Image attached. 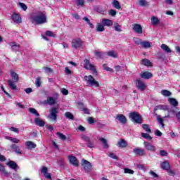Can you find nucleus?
Here are the masks:
<instances>
[{"label": "nucleus", "instance_id": "obj_40", "mask_svg": "<svg viewBox=\"0 0 180 180\" xmlns=\"http://www.w3.org/2000/svg\"><path fill=\"white\" fill-rule=\"evenodd\" d=\"M160 94L163 95V96H171L172 95V93L168 90L163 89L160 91Z\"/></svg>", "mask_w": 180, "mask_h": 180}, {"label": "nucleus", "instance_id": "obj_27", "mask_svg": "<svg viewBox=\"0 0 180 180\" xmlns=\"http://www.w3.org/2000/svg\"><path fill=\"white\" fill-rule=\"evenodd\" d=\"M96 32H105V26L101 23H97L96 27Z\"/></svg>", "mask_w": 180, "mask_h": 180}, {"label": "nucleus", "instance_id": "obj_41", "mask_svg": "<svg viewBox=\"0 0 180 180\" xmlns=\"http://www.w3.org/2000/svg\"><path fill=\"white\" fill-rule=\"evenodd\" d=\"M0 172L4 175H9V172L5 169V166H4L2 164H0Z\"/></svg>", "mask_w": 180, "mask_h": 180}, {"label": "nucleus", "instance_id": "obj_24", "mask_svg": "<svg viewBox=\"0 0 180 180\" xmlns=\"http://www.w3.org/2000/svg\"><path fill=\"white\" fill-rule=\"evenodd\" d=\"M8 82V85L9 86V88H11V89H12L13 91H15L17 89L18 86H16L15 85V82L12 81V79H8L7 81Z\"/></svg>", "mask_w": 180, "mask_h": 180}, {"label": "nucleus", "instance_id": "obj_25", "mask_svg": "<svg viewBox=\"0 0 180 180\" xmlns=\"http://www.w3.org/2000/svg\"><path fill=\"white\" fill-rule=\"evenodd\" d=\"M141 64L143 65H146V67H153V63L147 58L142 59Z\"/></svg>", "mask_w": 180, "mask_h": 180}, {"label": "nucleus", "instance_id": "obj_28", "mask_svg": "<svg viewBox=\"0 0 180 180\" xmlns=\"http://www.w3.org/2000/svg\"><path fill=\"white\" fill-rule=\"evenodd\" d=\"M168 102L169 103H170V105L174 106V108H176V106H178V101H176V99L174 98H169Z\"/></svg>", "mask_w": 180, "mask_h": 180}, {"label": "nucleus", "instance_id": "obj_50", "mask_svg": "<svg viewBox=\"0 0 180 180\" xmlns=\"http://www.w3.org/2000/svg\"><path fill=\"white\" fill-rule=\"evenodd\" d=\"M124 174H129L130 175H133L134 174V170H131V169L124 168Z\"/></svg>", "mask_w": 180, "mask_h": 180}, {"label": "nucleus", "instance_id": "obj_22", "mask_svg": "<svg viewBox=\"0 0 180 180\" xmlns=\"http://www.w3.org/2000/svg\"><path fill=\"white\" fill-rule=\"evenodd\" d=\"M153 73L150 72H144L143 73H141V77L143 78L144 79H150V78H152Z\"/></svg>", "mask_w": 180, "mask_h": 180}, {"label": "nucleus", "instance_id": "obj_36", "mask_svg": "<svg viewBox=\"0 0 180 180\" xmlns=\"http://www.w3.org/2000/svg\"><path fill=\"white\" fill-rule=\"evenodd\" d=\"M100 141L103 143L104 148H109V145L108 144V141L105 138L98 139Z\"/></svg>", "mask_w": 180, "mask_h": 180}, {"label": "nucleus", "instance_id": "obj_29", "mask_svg": "<svg viewBox=\"0 0 180 180\" xmlns=\"http://www.w3.org/2000/svg\"><path fill=\"white\" fill-rule=\"evenodd\" d=\"M11 49L13 51H18L20 49V44L16 42H11Z\"/></svg>", "mask_w": 180, "mask_h": 180}, {"label": "nucleus", "instance_id": "obj_16", "mask_svg": "<svg viewBox=\"0 0 180 180\" xmlns=\"http://www.w3.org/2000/svg\"><path fill=\"white\" fill-rule=\"evenodd\" d=\"M6 165L9 167V168H11V169H14V171H16L17 169H19V165H18L17 163H15L13 160H10L6 163Z\"/></svg>", "mask_w": 180, "mask_h": 180}, {"label": "nucleus", "instance_id": "obj_45", "mask_svg": "<svg viewBox=\"0 0 180 180\" xmlns=\"http://www.w3.org/2000/svg\"><path fill=\"white\" fill-rule=\"evenodd\" d=\"M29 112L37 117L40 116V114L37 112V110L35 108H29Z\"/></svg>", "mask_w": 180, "mask_h": 180}, {"label": "nucleus", "instance_id": "obj_13", "mask_svg": "<svg viewBox=\"0 0 180 180\" xmlns=\"http://www.w3.org/2000/svg\"><path fill=\"white\" fill-rule=\"evenodd\" d=\"M69 162L74 167H79V162L78 161V159L75 156L70 155L68 156Z\"/></svg>", "mask_w": 180, "mask_h": 180}, {"label": "nucleus", "instance_id": "obj_52", "mask_svg": "<svg viewBox=\"0 0 180 180\" xmlns=\"http://www.w3.org/2000/svg\"><path fill=\"white\" fill-rule=\"evenodd\" d=\"M134 43L135 44H136L137 46H141L142 43H143V41H141V39L139 38H135L134 39Z\"/></svg>", "mask_w": 180, "mask_h": 180}, {"label": "nucleus", "instance_id": "obj_14", "mask_svg": "<svg viewBox=\"0 0 180 180\" xmlns=\"http://www.w3.org/2000/svg\"><path fill=\"white\" fill-rule=\"evenodd\" d=\"M116 119L121 123V124H126V123H127V118L123 114L117 115Z\"/></svg>", "mask_w": 180, "mask_h": 180}, {"label": "nucleus", "instance_id": "obj_58", "mask_svg": "<svg viewBox=\"0 0 180 180\" xmlns=\"http://www.w3.org/2000/svg\"><path fill=\"white\" fill-rule=\"evenodd\" d=\"M103 67H104V70H105V71H109L110 72H113V69L106 66V64H103Z\"/></svg>", "mask_w": 180, "mask_h": 180}, {"label": "nucleus", "instance_id": "obj_23", "mask_svg": "<svg viewBox=\"0 0 180 180\" xmlns=\"http://www.w3.org/2000/svg\"><path fill=\"white\" fill-rule=\"evenodd\" d=\"M11 75L14 82H18V81H19V75H18L15 71L11 70Z\"/></svg>", "mask_w": 180, "mask_h": 180}, {"label": "nucleus", "instance_id": "obj_38", "mask_svg": "<svg viewBox=\"0 0 180 180\" xmlns=\"http://www.w3.org/2000/svg\"><path fill=\"white\" fill-rule=\"evenodd\" d=\"M161 49L162 50H164V51H165L166 53H171L172 51H171V49H169V46H167L166 44H162L161 45Z\"/></svg>", "mask_w": 180, "mask_h": 180}, {"label": "nucleus", "instance_id": "obj_34", "mask_svg": "<svg viewBox=\"0 0 180 180\" xmlns=\"http://www.w3.org/2000/svg\"><path fill=\"white\" fill-rule=\"evenodd\" d=\"M151 23L153 25V26H157V24L160 23V19L155 16H153L151 18Z\"/></svg>", "mask_w": 180, "mask_h": 180}, {"label": "nucleus", "instance_id": "obj_51", "mask_svg": "<svg viewBox=\"0 0 180 180\" xmlns=\"http://www.w3.org/2000/svg\"><path fill=\"white\" fill-rule=\"evenodd\" d=\"M141 136L143 139H148V140H151L153 139V137H151V136H150V134H148L147 133H141Z\"/></svg>", "mask_w": 180, "mask_h": 180}, {"label": "nucleus", "instance_id": "obj_54", "mask_svg": "<svg viewBox=\"0 0 180 180\" xmlns=\"http://www.w3.org/2000/svg\"><path fill=\"white\" fill-rule=\"evenodd\" d=\"M45 34L46 36H49V37H56V35L53 33V32L48 30L45 32Z\"/></svg>", "mask_w": 180, "mask_h": 180}, {"label": "nucleus", "instance_id": "obj_39", "mask_svg": "<svg viewBox=\"0 0 180 180\" xmlns=\"http://www.w3.org/2000/svg\"><path fill=\"white\" fill-rule=\"evenodd\" d=\"M95 56L98 58H103L105 57V56H106V53L105 52L96 51Z\"/></svg>", "mask_w": 180, "mask_h": 180}, {"label": "nucleus", "instance_id": "obj_3", "mask_svg": "<svg viewBox=\"0 0 180 180\" xmlns=\"http://www.w3.org/2000/svg\"><path fill=\"white\" fill-rule=\"evenodd\" d=\"M129 117L136 124H141L143 123V117L138 112H129Z\"/></svg>", "mask_w": 180, "mask_h": 180}, {"label": "nucleus", "instance_id": "obj_9", "mask_svg": "<svg viewBox=\"0 0 180 180\" xmlns=\"http://www.w3.org/2000/svg\"><path fill=\"white\" fill-rule=\"evenodd\" d=\"M82 44H84V42L80 38L72 39V47H73V49H79Z\"/></svg>", "mask_w": 180, "mask_h": 180}, {"label": "nucleus", "instance_id": "obj_8", "mask_svg": "<svg viewBox=\"0 0 180 180\" xmlns=\"http://www.w3.org/2000/svg\"><path fill=\"white\" fill-rule=\"evenodd\" d=\"M82 166L86 172H90L91 169H92V165L89 162V161L85 159H82Z\"/></svg>", "mask_w": 180, "mask_h": 180}, {"label": "nucleus", "instance_id": "obj_20", "mask_svg": "<svg viewBox=\"0 0 180 180\" xmlns=\"http://www.w3.org/2000/svg\"><path fill=\"white\" fill-rule=\"evenodd\" d=\"M101 23L103 26H113V21L112 20L108 19V18H103L101 20Z\"/></svg>", "mask_w": 180, "mask_h": 180}, {"label": "nucleus", "instance_id": "obj_59", "mask_svg": "<svg viewBox=\"0 0 180 180\" xmlns=\"http://www.w3.org/2000/svg\"><path fill=\"white\" fill-rule=\"evenodd\" d=\"M167 171V173L169 174V176H175V172L174 170L169 169Z\"/></svg>", "mask_w": 180, "mask_h": 180}, {"label": "nucleus", "instance_id": "obj_64", "mask_svg": "<svg viewBox=\"0 0 180 180\" xmlns=\"http://www.w3.org/2000/svg\"><path fill=\"white\" fill-rule=\"evenodd\" d=\"M158 120L160 123V124H161L162 127H164L165 126V124H164V120L161 117L158 118Z\"/></svg>", "mask_w": 180, "mask_h": 180}, {"label": "nucleus", "instance_id": "obj_46", "mask_svg": "<svg viewBox=\"0 0 180 180\" xmlns=\"http://www.w3.org/2000/svg\"><path fill=\"white\" fill-rule=\"evenodd\" d=\"M56 134L60 140H63V141L67 140V136H65V135H64L63 133L57 132Z\"/></svg>", "mask_w": 180, "mask_h": 180}, {"label": "nucleus", "instance_id": "obj_17", "mask_svg": "<svg viewBox=\"0 0 180 180\" xmlns=\"http://www.w3.org/2000/svg\"><path fill=\"white\" fill-rule=\"evenodd\" d=\"M160 167L164 171L171 169V165H169V162H168V160H165L164 162H161Z\"/></svg>", "mask_w": 180, "mask_h": 180}, {"label": "nucleus", "instance_id": "obj_26", "mask_svg": "<svg viewBox=\"0 0 180 180\" xmlns=\"http://www.w3.org/2000/svg\"><path fill=\"white\" fill-rule=\"evenodd\" d=\"M11 148L12 150H14V151L16 153V154H22V151L20 150V148H19V146L16 144H12L11 146Z\"/></svg>", "mask_w": 180, "mask_h": 180}, {"label": "nucleus", "instance_id": "obj_61", "mask_svg": "<svg viewBox=\"0 0 180 180\" xmlns=\"http://www.w3.org/2000/svg\"><path fill=\"white\" fill-rule=\"evenodd\" d=\"M87 122L89 124H94V123H95V119H94L92 117H90L88 118Z\"/></svg>", "mask_w": 180, "mask_h": 180}, {"label": "nucleus", "instance_id": "obj_55", "mask_svg": "<svg viewBox=\"0 0 180 180\" xmlns=\"http://www.w3.org/2000/svg\"><path fill=\"white\" fill-rule=\"evenodd\" d=\"M43 69L45 70V72H49L50 74H53V69L49 67H44Z\"/></svg>", "mask_w": 180, "mask_h": 180}, {"label": "nucleus", "instance_id": "obj_12", "mask_svg": "<svg viewBox=\"0 0 180 180\" xmlns=\"http://www.w3.org/2000/svg\"><path fill=\"white\" fill-rule=\"evenodd\" d=\"M41 174H43L46 179H51V174L49 173V168L44 166L41 168Z\"/></svg>", "mask_w": 180, "mask_h": 180}, {"label": "nucleus", "instance_id": "obj_42", "mask_svg": "<svg viewBox=\"0 0 180 180\" xmlns=\"http://www.w3.org/2000/svg\"><path fill=\"white\" fill-rule=\"evenodd\" d=\"M114 30H115V32H122V25L117 22L115 23L114 24Z\"/></svg>", "mask_w": 180, "mask_h": 180}, {"label": "nucleus", "instance_id": "obj_62", "mask_svg": "<svg viewBox=\"0 0 180 180\" xmlns=\"http://www.w3.org/2000/svg\"><path fill=\"white\" fill-rule=\"evenodd\" d=\"M116 13H117V12L114 9L109 11V15H110V16H116Z\"/></svg>", "mask_w": 180, "mask_h": 180}, {"label": "nucleus", "instance_id": "obj_7", "mask_svg": "<svg viewBox=\"0 0 180 180\" xmlns=\"http://www.w3.org/2000/svg\"><path fill=\"white\" fill-rule=\"evenodd\" d=\"M136 86L139 91H146V88H147V86L146 85V83L142 81L141 79L139 78L136 80Z\"/></svg>", "mask_w": 180, "mask_h": 180}, {"label": "nucleus", "instance_id": "obj_56", "mask_svg": "<svg viewBox=\"0 0 180 180\" xmlns=\"http://www.w3.org/2000/svg\"><path fill=\"white\" fill-rule=\"evenodd\" d=\"M19 6H20V8H22V9H23V11H27V6H26V4H25L24 3H19Z\"/></svg>", "mask_w": 180, "mask_h": 180}, {"label": "nucleus", "instance_id": "obj_19", "mask_svg": "<svg viewBox=\"0 0 180 180\" xmlns=\"http://www.w3.org/2000/svg\"><path fill=\"white\" fill-rule=\"evenodd\" d=\"M134 153L136 154V155H140L141 157H144V155H146V152L144 151V149H141L140 148H134Z\"/></svg>", "mask_w": 180, "mask_h": 180}, {"label": "nucleus", "instance_id": "obj_10", "mask_svg": "<svg viewBox=\"0 0 180 180\" xmlns=\"http://www.w3.org/2000/svg\"><path fill=\"white\" fill-rule=\"evenodd\" d=\"M143 145L146 150H147L148 151H151L152 153H155V151L157 150L155 148V146L151 144V143L150 142L144 141Z\"/></svg>", "mask_w": 180, "mask_h": 180}, {"label": "nucleus", "instance_id": "obj_53", "mask_svg": "<svg viewBox=\"0 0 180 180\" xmlns=\"http://www.w3.org/2000/svg\"><path fill=\"white\" fill-rule=\"evenodd\" d=\"M160 155H161V157H168V152L165 150H160Z\"/></svg>", "mask_w": 180, "mask_h": 180}, {"label": "nucleus", "instance_id": "obj_49", "mask_svg": "<svg viewBox=\"0 0 180 180\" xmlns=\"http://www.w3.org/2000/svg\"><path fill=\"white\" fill-rule=\"evenodd\" d=\"M139 5L140 6H148V2H147V1L146 0H139Z\"/></svg>", "mask_w": 180, "mask_h": 180}, {"label": "nucleus", "instance_id": "obj_5", "mask_svg": "<svg viewBox=\"0 0 180 180\" xmlns=\"http://www.w3.org/2000/svg\"><path fill=\"white\" fill-rule=\"evenodd\" d=\"M50 115H48L49 119L53 120V122H57V114L58 113V109L57 108H52L49 110Z\"/></svg>", "mask_w": 180, "mask_h": 180}, {"label": "nucleus", "instance_id": "obj_48", "mask_svg": "<svg viewBox=\"0 0 180 180\" xmlns=\"http://www.w3.org/2000/svg\"><path fill=\"white\" fill-rule=\"evenodd\" d=\"M35 85L38 88L41 86V79L40 77H37V79H35Z\"/></svg>", "mask_w": 180, "mask_h": 180}, {"label": "nucleus", "instance_id": "obj_57", "mask_svg": "<svg viewBox=\"0 0 180 180\" xmlns=\"http://www.w3.org/2000/svg\"><path fill=\"white\" fill-rule=\"evenodd\" d=\"M1 89L4 92L5 95L7 96V98H11V94L8 93L6 91H5V87H4V86H1Z\"/></svg>", "mask_w": 180, "mask_h": 180}, {"label": "nucleus", "instance_id": "obj_60", "mask_svg": "<svg viewBox=\"0 0 180 180\" xmlns=\"http://www.w3.org/2000/svg\"><path fill=\"white\" fill-rule=\"evenodd\" d=\"M149 174H150V175H151L153 178H158V174H157V173H155L154 171H153V170H150V172H149Z\"/></svg>", "mask_w": 180, "mask_h": 180}, {"label": "nucleus", "instance_id": "obj_4", "mask_svg": "<svg viewBox=\"0 0 180 180\" xmlns=\"http://www.w3.org/2000/svg\"><path fill=\"white\" fill-rule=\"evenodd\" d=\"M84 68H85V70H90V71L93 72V74L98 75V70H96L95 65L91 64L89 60L84 59Z\"/></svg>", "mask_w": 180, "mask_h": 180}, {"label": "nucleus", "instance_id": "obj_47", "mask_svg": "<svg viewBox=\"0 0 180 180\" xmlns=\"http://www.w3.org/2000/svg\"><path fill=\"white\" fill-rule=\"evenodd\" d=\"M142 127H143V130L147 131V133H151V129H150V125H148L147 124H143L142 125Z\"/></svg>", "mask_w": 180, "mask_h": 180}, {"label": "nucleus", "instance_id": "obj_6", "mask_svg": "<svg viewBox=\"0 0 180 180\" xmlns=\"http://www.w3.org/2000/svg\"><path fill=\"white\" fill-rule=\"evenodd\" d=\"M82 140L86 142V144L89 148H95V140L91 139L89 136L84 135L82 137Z\"/></svg>", "mask_w": 180, "mask_h": 180}, {"label": "nucleus", "instance_id": "obj_37", "mask_svg": "<svg viewBox=\"0 0 180 180\" xmlns=\"http://www.w3.org/2000/svg\"><path fill=\"white\" fill-rule=\"evenodd\" d=\"M143 49H150L151 47V44L147 41H142L141 45Z\"/></svg>", "mask_w": 180, "mask_h": 180}, {"label": "nucleus", "instance_id": "obj_63", "mask_svg": "<svg viewBox=\"0 0 180 180\" xmlns=\"http://www.w3.org/2000/svg\"><path fill=\"white\" fill-rule=\"evenodd\" d=\"M60 92L63 94V95H68V94H69L68 90L67 89H65V88H63L60 90Z\"/></svg>", "mask_w": 180, "mask_h": 180}, {"label": "nucleus", "instance_id": "obj_44", "mask_svg": "<svg viewBox=\"0 0 180 180\" xmlns=\"http://www.w3.org/2000/svg\"><path fill=\"white\" fill-rule=\"evenodd\" d=\"M65 117L69 119L70 120H74V115L70 112H66L65 113Z\"/></svg>", "mask_w": 180, "mask_h": 180}, {"label": "nucleus", "instance_id": "obj_31", "mask_svg": "<svg viewBox=\"0 0 180 180\" xmlns=\"http://www.w3.org/2000/svg\"><path fill=\"white\" fill-rule=\"evenodd\" d=\"M6 140H9V141H11L12 143H15V144H18L20 141L18 138H13L12 136H6Z\"/></svg>", "mask_w": 180, "mask_h": 180}, {"label": "nucleus", "instance_id": "obj_32", "mask_svg": "<svg viewBox=\"0 0 180 180\" xmlns=\"http://www.w3.org/2000/svg\"><path fill=\"white\" fill-rule=\"evenodd\" d=\"M46 102L48 105H56V98L53 97H48Z\"/></svg>", "mask_w": 180, "mask_h": 180}, {"label": "nucleus", "instance_id": "obj_33", "mask_svg": "<svg viewBox=\"0 0 180 180\" xmlns=\"http://www.w3.org/2000/svg\"><path fill=\"white\" fill-rule=\"evenodd\" d=\"M112 6L115 8V9H121L122 6H120V3L117 0H114L112 2Z\"/></svg>", "mask_w": 180, "mask_h": 180}, {"label": "nucleus", "instance_id": "obj_2", "mask_svg": "<svg viewBox=\"0 0 180 180\" xmlns=\"http://www.w3.org/2000/svg\"><path fill=\"white\" fill-rule=\"evenodd\" d=\"M33 22H35L36 25H43L47 22V16L46 13L41 12L39 15H37L32 18Z\"/></svg>", "mask_w": 180, "mask_h": 180}, {"label": "nucleus", "instance_id": "obj_30", "mask_svg": "<svg viewBox=\"0 0 180 180\" xmlns=\"http://www.w3.org/2000/svg\"><path fill=\"white\" fill-rule=\"evenodd\" d=\"M25 146L29 148L30 150H32V148H36L37 146L32 141H27L25 143Z\"/></svg>", "mask_w": 180, "mask_h": 180}, {"label": "nucleus", "instance_id": "obj_43", "mask_svg": "<svg viewBox=\"0 0 180 180\" xmlns=\"http://www.w3.org/2000/svg\"><path fill=\"white\" fill-rule=\"evenodd\" d=\"M165 109H167V107L165 105H158L154 108V112H155V110H165Z\"/></svg>", "mask_w": 180, "mask_h": 180}, {"label": "nucleus", "instance_id": "obj_21", "mask_svg": "<svg viewBox=\"0 0 180 180\" xmlns=\"http://www.w3.org/2000/svg\"><path fill=\"white\" fill-rule=\"evenodd\" d=\"M120 148H126L127 146H129V143L126 141L124 139H121L117 142V145Z\"/></svg>", "mask_w": 180, "mask_h": 180}, {"label": "nucleus", "instance_id": "obj_11", "mask_svg": "<svg viewBox=\"0 0 180 180\" xmlns=\"http://www.w3.org/2000/svg\"><path fill=\"white\" fill-rule=\"evenodd\" d=\"M132 30H134V32L138 34H143V27H141V25L140 24H133Z\"/></svg>", "mask_w": 180, "mask_h": 180}, {"label": "nucleus", "instance_id": "obj_35", "mask_svg": "<svg viewBox=\"0 0 180 180\" xmlns=\"http://www.w3.org/2000/svg\"><path fill=\"white\" fill-rule=\"evenodd\" d=\"M107 56H108L109 57H112V58H117L118 57L117 53L115 52V51H108L107 53Z\"/></svg>", "mask_w": 180, "mask_h": 180}, {"label": "nucleus", "instance_id": "obj_15", "mask_svg": "<svg viewBox=\"0 0 180 180\" xmlns=\"http://www.w3.org/2000/svg\"><path fill=\"white\" fill-rule=\"evenodd\" d=\"M11 19L15 23H22V17H20V14L14 13L11 15Z\"/></svg>", "mask_w": 180, "mask_h": 180}, {"label": "nucleus", "instance_id": "obj_1", "mask_svg": "<svg viewBox=\"0 0 180 180\" xmlns=\"http://www.w3.org/2000/svg\"><path fill=\"white\" fill-rule=\"evenodd\" d=\"M84 80L87 86H91V88H99L101 86L99 82L96 81L92 75L84 76Z\"/></svg>", "mask_w": 180, "mask_h": 180}, {"label": "nucleus", "instance_id": "obj_18", "mask_svg": "<svg viewBox=\"0 0 180 180\" xmlns=\"http://www.w3.org/2000/svg\"><path fill=\"white\" fill-rule=\"evenodd\" d=\"M34 122L37 126H39V127H44V125L46 124V122L44 120H41L40 117H37L34 120Z\"/></svg>", "mask_w": 180, "mask_h": 180}]
</instances>
